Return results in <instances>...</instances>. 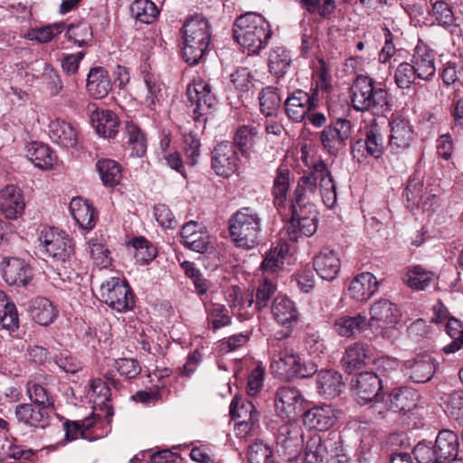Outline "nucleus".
I'll return each mask as SVG.
<instances>
[{"instance_id": "nucleus-1", "label": "nucleus", "mask_w": 463, "mask_h": 463, "mask_svg": "<svg viewBox=\"0 0 463 463\" xmlns=\"http://www.w3.org/2000/svg\"><path fill=\"white\" fill-rule=\"evenodd\" d=\"M233 37L249 53L257 54L267 46L271 30L262 15L249 12L235 20Z\"/></svg>"}, {"instance_id": "nucleus-2", "label": "nucleus", "mask_w": 463, "mask_h": 463, "mask_svg": "<svg viewBox=\"0 0 463 463\" xmlns=\"http://www.w3.org/2000/svg\"><path fill=\"white\" fill-rule=\"evenodd\" d=\"M183 56L190 64H197L205 55L211 41L210 25L202 15L188 18L183 27Z\"/></svg>"}, {"instance_id": "nucleus-3", "label": "nucleus", "mask_w": 463, "mask_h": 463, "mask_svg": "<svg viewBox=\"0 0 463 463\" xmlns=\"http://www.w3.org/2000/svg\"><path fill=\"white\" fill-rule=\"evenodd\" d=\"M330 172L324 162L314 164L309 175L300 177L294 192L297 196L318 194L324 204L332 209L336 203V190Z\"/></svg>"}, {"instance_id": "nucleus-4", "label": "nucleus", "mask_w": 463, "mask_h": 463, "mask_svg": "<svg viewBox=\"0 0 463 463\" xmlns=\"http://www.w3.org/2000/svg\"><path fill=\"white\" fill-rule=\"evenodd\" d=\"M229 232L236 247L251 250L260 243L261 218L250 207H243L229 220Z\"/></svg>"}, {"instance_id": "nucleus-5", "label": "nucleus", "mask_w": 463, "mask_h": 463, "mask_svg": "<svg viewBox=\"0 0 463 463\" xmlns=\"http://www.w3.org/2000/svg\"><path fill=\"white\" fill-rule=\"evenodd\" d=\"M100 300L118 312H127L135 306L134 294L125 279L112 277L99 288Z\"/></svg>"}, {"instance_id": "nucleus-6", "label": "nucleus", "mask_w": 463, "mask_h": 463, "mask_svg": "<svg viewBox=\"0 0 463 463\" xmlns=\"http://www.w3.org/2000/svg\"><path fill=\"white\" fill-rule=\"evenodd\" d=\"M186 95L193 109L194 120L206 121L204 117L210 114L217 105V99L212 92L211 85L202 79L194 80L187 87Z\"/></svg>"}, {"instance_id": "nucleus-7", "label": "nucleus", "mask_w": 463, "mask_h": 463, "mask_svg": "<svg viewBox=\"0 0 463 463\" xmlns=\"http://www.w3.org/2000/svg\"><path fill=\"white\" fill-rule=\"evenodd\" d=\"M41 250L54 261L64 263L73 255L71 241L65 233L45 227L39 236Z\"/></svg>"}, {"instance_id": "nucleus-8", "label": "nucleus", "mask_w": 463, "mask_h": 463, "mask_svg": "<svg viewBox=\"0 0 463 463\" xmlns=\"http://www.w3.org/2000/svg\"><path fill=\"white\" fill-rule=\"evenodd\" d=\"M370 322L378 326H383L381 335L387 339L396 337L397 331L394 327L401 319L402 314L396 304L388 299H380L373 302L369 310Z\"/></svg>"}, {"instance_id": "nucleus-9", "label": "nucleus", "mask_w": 463, "mask_h": 463, "mask_svg": "<svg viewBox=\"0 0 463 463\" xmlns=\"http://www.w3.org/2000/svg\"><path fill=\"white\" fill-rule=\"evenodd\" d=\"M305 400L300 391L292 386H283L277 390L275 395V411L281 419L289 420L296 418L304 410Z\"/></svg>"}, {"instance_id": "nucleus-10", "label": "nucleus", "mask_w": 463, "mask_h": 463, "mask_svg": "<svg viewBox=\"0 0 463 463\" xmlns=\"http://www.w3.org/2000/svg\"><path fill=\"white\" fill-rule=\"evenodd\" d=\"M277 347L270 364L272 373L282 379H289L295 377L296 373H301L298 370L301 360L299 355L285 342L278 341Z\"/></svg>"}, {"instance_id": "nucleus-11", "label": "nucleus", "mask_w": 463, "mask_h": 463, "mask_svg": "<svg viewBox=\"0 0 463 463\" xmlns=\"http://www.w3.org/2000/svg\"><path fill=\"white\" fill-rule=\"evenodd\" d=\"M239 166V157L232 143L218 144L212 152V168L217 175L229 177Z\"/></svg>"}, {"instance_id": "nucleus-12", "label": "nucleus", "mask_w": 463, "mask_h": 463, "mask_svg": "<svg viewBox=\"0 0 463 463\" xmlns=\"http://www.w3.org/2000/svg\"><path fill=\"white\" fill-rule=\"evenodd\" d=\"M4 280L10 286L24 287L33 279L32 267L17 257L4 258L1 263Z\"/></svg>"}, {"instance_id": "nucleus-13", "label": "nucleus", "mask_w": 463, "mask_h": 463, "mask_svg": "<svg viewBox=\"0 0 463 463\" xmlns=\"http://www.w3.org/2000/svg\"><path fill=\"white\" fill-rule=\"evenodd\" d=\"M276 443L285 456L296 457L302 447L303 430L301 427L291 420L282 424L276 434Z\"/></svg>"}, {"instance_id": "nucleus-14", "label": "nucleus", "mask_w": 463, "mask_h": 463, "mask_svg": "<svg viewBox=\"0 0 463 463\" xmlns=\"http://www.w3.org/2000/svg\"><path fill=\"white\" fill-rule=\"evenodd\" d=\"M284 105L288 118L295 122H301L308 113L316 109L317 99L315 95L297 90L287 98Z\"/></svg>"}, {"instance_id": "nucleus-15", "label": "nucleus", "mask_w": 463, "mask_h": 463, "mask_svg": "<svg viewBox=\"0 0 463 463\" xmlns=\"http://www.w3.org/2000/svg\"><path fill=\"white\" fill-rule=\"evenodd\" d=\"M351 383L353 395L360 404L372 402L378 396V392L381 389V381L378 376L372 372H362L354 374Z\"/></svg>"}, {"instance_id": "nucleus-16", "label": "nucleus", "mask_w": 463, "mask_h": 463, "mask_svg": "<svg viewBox=\"0 0 463 463\" xmlns=\"http://www.w3.org/2000/svg\"><path fill=\"white\" fill-rule=\"evenodd\" d=\"M437 364L430 354H422L403 363L402 372L414 383H422L430 381L436 371Z\"/></svg>"}, {"instance_id": "nucleus-17", "label": "nucleus", "mask_w": 463, "mask_h": 463, "mask_svg": "<svg viewBox=\"0 0 463 463\" xmlns=\"http://www.w3.org/2000/svg\"><path fill=\"white\" fill-rule=\"evenodd\" d=\"M383 152V138L377 125L370 126L366 130V138L357 140L352 147V154L358 163L364 162L367 156L374 158L382 156Z\"/></svg>"}, {"instance_id": "nucleus-18", "label": "nucleus", "mask_w": 463, "mask_h": 463, "mask_svg": "<svg viewBox=\"0 0 463 463\" xmlns=\"http://www.w3.org/2000/svg\"><path fill=\"white\" fill-rule=\"evenodd\" d=\"M25 209L22 191L14 184H7L0 191V212L5 218L15 220L21 217Z\"/></svg>"}, {"instance_id": "nucleus-19", "label": "nucleus", "mask_w": 463, "mask_h": 463, "mask_svg": "<svg viewBox=\"0 0 463 463\" xmlns=\"http://www.w3.org/2000/svg\"><path fill=\"white\" fill-rule=\"evenodd\" d=\"M90 117L96 132L102 137L111 138L118 131L119 120L116 113L109 109H100L95 104L88 106Z\"/></svg>"}, {"instance_id": "nucleus-20", "label": "nucleus", "mask_w": 463, "mask_h": 463, "mask_svg": "<svg viewBox=\"0 0 463 463\" xmlns=\"http://www.w3.org/2000/svg\"><path fill=\"white\" fill-rule=\"evenodd\" d=\"M413 129L409 121L396 117L390 122L389 146L394 153L410 147L413 141Z\"/></svg>"}, {"instance_id": "nucleus-21", "label": "nucleus", "mask_w": 463, "mask_h": 463, "mask_svg": "<svg viewBox=\"0 0 463 463\" xmlns=\"http://www.w3.org/2000/svg\"><path fill=\"white\" fill-rule=\"evenodd\" d=\"M411 64L417 78L430 80L436 73L435 53L424 44H418L414 49Z\"/></svg>"}, {"instance_id": "nucleus-22", "label": "nucleus", "mask_w": 463, "mask_h": 463, "mask_svg": "<svg viewBox=\"0 0 463 463\" xmlns=\"http://www.w3.org/2000/svg\"><path fill=\"white\" fill-rule=\"evenodd\" d=\"M458 437L449 430H443L438 434L434 448L438 463H449L456 461L458 453Z\"/></svg>"}, {"instance_id": "nucleus-23", "label": "nucleus", "mask_w": 463, "mask_h": 463, "mask_svg": "<svg viewBox=\"0 0 463 463\" xmlns=\"http://www.w3.org/2000/svg\"><path fill=\"white\" fill-rule=\"evenodd\" d=\"M49 137L55 144L64 148H72L78 142V131L69 122L56 118L49 124Z\"/></svg>"}, {"instance_id": "nucleus-24", "label": "nucleus", "mask_w": 463, "mask_h": 463, "mask_svg": "<svg viewBox=\"0 0 463 463\" xmlns=\"http://www.w3.org/2000/svg\"><path fill=\"white\" fill-rule=\"evenodd\" d=\"M347 138V125L345 118H337L321 134V141L330 154H335L345 146Z\"/></svg>"}, {"instance_id": "nucleus-25", "label": "nucleus", "mask_w": 463, "mask_h": 463, "mask_svg": "<svg viewBox=\"0 0 463 463\" xmlns=\"http://www.w3.org/2000/svg\"><path fill=\"white\" fill-rule=\"evenodd\" d=\"M344 386L342 375L336 371L321 370L317 374V392L326 399L338 396Z\"/></svg>"}, {"instance_id": "nucleus-26", "label": "nucleus", "mask_w": 463, "mask_h": 463, "mask_svg": "<svg viewBox=\"0 0 463 463\" xmlns=\"http://www.w3.org/2000/svg\"><path fill=\"white\" fill-rule=\"evenodd\" d=\"M313 266L322 279L331 281L340 270V260L334 250L326 249L314 258Z\"/></svg>"}, {"instance_id": "nucleus-27", "label": "nucleus", "mask_w": 463, "mask_h": 463, "mask_svg": "<svg viewBox=\"0 0 463 463\" xmlns=\"http://www.w3.org/2000/svg\"><path fill=\"white\" fill-rule=\"evenodd\" d=\"M419 394L411 388L402 387L393 389L386 400V407L390 411H409L417 405Z\"/></svg>"}, {"instance_id": "nucleus-28", "label": "nucleus", "mask_w": 463, "mask_h": 463, "mask_svg": "<svg viewBox=\"0 0 463 463\" xmlns=\"http://www.w3.org/2000/svg\"><path fill=\"white\" fill-rule=\"evenodd\" d=\"M377 279L370 272L358 274L349 286V297L356 301L368 300L377 290Z\"/></svg>"}, {"instance_id": "nucleus-29", "label": "nucleus", "mask_w": 463, "mask_h": 463, "mask_svg": "<svg viewBox=\"0 0 463 463\" xmlns=\"http://www.w3.org/2000/svg\"><path fill=\"white\" fill-rule=\"evenodd\" d=\"M70 210L75 222L81 229L91 230L98 221V213L86 200L80 197L73 198L70 203Z\"/></svg>"}, {"instance_id": "nucleus-30", "label": "nucleus", "mask_w": 463, "mask_h": 463, "mask_svg": "<svg viewBox=\"0 0 463 463\" xmlns=\"http://www.w3.org/2000/svg\"><path fill=\"white\" fill-rule=\"evenodd\" d=\"M86 88L94 99L107 97L112 88L108 71L102 67L92 68L88 74Z\"/></svg>"}, {"instance_id": "nucleus-31", "label": "nucleus", "mask_w": 463, "mask_h": 463, "mask_svg": "<svg viewBox=\"0 0 463 463\" xmlns=\"http://www.w3.org/2000/svg\"><path fill=\"white\" fill-rule=\"evenodd\" d=\"M373 80L367 76L358 75L353 83L352 105L357 111H364L370 109V98L373 90Z\"/></svg>"}, {"instance_id": "nucleus-32", "label": "nucleus", "mask_w": 463, "mask_h": 463, "mask_svg": "<svg viewBox=\"0 0 463 463\" xmlns=\"http://www.w3.org/2000/svg\"><path fill=\"white\" fill-rule=\"evenodd\" d=\"M26 157L38 168L48 170L56 162V155L52 148L42 142H32L26 146Z\"/></svg>"}, {"instance_id": "nucleus-33", "label": "nucleus", "mask_w": 463, "mask_h": 463, "mask_svg": "<svg viewBox=\"0 0 463 463\" xmlns=\"http://www.w3.org/2000/svg\"><path fill=\"white\" fill-rule=\"evenodd\" d=\"M335 416L330 406L314 407L303 414V422L309 428L319 431L326 430L335 423Z\"/></svg>"}, {"instance_id": "nucleus-34", "label": "nucleus", "mask_w": 463, "mask_h": 463, "mask_svg": "<svg viewBox=\"0 0 463 463\" xmlns=\"http://www.w3.org/2000/svg\"><path fill=\"white\" fill-rule=\"evenodd\" d=\"M15 417L19 422L34 428H45L49 424V412L42 408L36 410L32 404L23 403L15 408Z\"/></svg>"}, {"instance_id": "nucleus-35", "label": "nucleus", "mask_w": 463, "mask_h": 463, "mask_svg": "<svg viewBox=\"0 0 463 463\" xmlns=\"http://www.w3.org/2000/svg\"><path fill=\"white\" fill-rule=\"evenodd\" d=\"M259 139V129L254 125L240 126L233 138L234 148L237 147L241 155L248 157Z\"/></svg>"}, {"instance_id": "nucleus-36", "label": "nucleus", "mask_w": 463, "mask_h": 463, "mask_svg": "<svg viewBox=\"0 0 463 463\" xmlns=\"http://www.w3.org/2000/svg\"><path fill=\"white\" fill-rule=\"evenodd\" d=\"M290 184V170L284 166L279 167L276 172L272 188V194L274 197L273 202L278 210H280L285 206Z\"/></svg>"}, {"instance_id": "nucleus-37", "label": "nucleus", "mask_w": 463, "mask_h": 463, "mask_svg": "<svg viewBox=\"0 0 463 463\" xmlns=\"http://www.w3.org/2000/svg\"><path fill=\"white\" fill-rule=\"evenodd\" d=\"M318 219L310 218H290L286 225L288 239L291 241H298L301 236L310 237L317 230Z\"/></svg>"}, {"instance_id": "nucleus-38", "label": "nucleus", "mask_w": 463, "mask_h": 463, "mask_svg": "<svg viewBox=\"0 0 463 463\" xmlns=\"http://www.w3.org/2000/svg\"><path fill=\"white\" fill-rule=\"evenodd\" d=\"M271 312L276 321L283 326L296 322L298 318V312L294 303L285 296L275 298Z\"/></svg>"}, {"instance_id": "nucleus-39", "label": "nucleus", "mask_w": 463, "mask_h": 463, "mask_svg": "<svg viewBox=\"0 0 463 463\" xmlns=\"http://www.w3.org/2000/svg\"><path fill=\"white\" fill-rule=\"evenodd\" d=\"M422 187L421 184L411 181L404 191L407 202L411 203L413 206H420L422 203L424 211L435 212L439 204V198L436 195H429L422 202Z\"/></svg>"}, {"instance_id": "nucleus-40", "label": "nucleus", "mask_w": 463, "mask_h": 463, "mask_svg": "<svg viewBox=\"0 0 463 463\" xmlns=\"http://www.w3.org/2000/svg\"><path fill=\"white\" fill-rule=\"evenodd\" d=\"M31 315L37 324L46 326L53 322L56 310L49 299L37 298L33 301Z\"/></svg>"}, {"instance_id": "nucleus-41", "label": "nucleus", "mask_w": 463, "mask_h": 463, "mask_svg": "<svg viewBox=\"0 0 463 463\" xmlns=\"http://www.w3.org/2000/svg\"><path fill=\"white\" fill-rule=\"evenodd\" d=\"M96 167L104 185L112 187L119 184L122 172L118 162L112 159H99Z\"/></svg>"}, {"instance_id": "nucleus-42", "label": "nucleus", "mask_w": 463, "mask_h": 463, "mask_svg": "<svg viewBox=\"0 0 463 463\" xmlns=\"http://www.w3.org/2000/svg\"><path fill=\"white\" fill-rule=\"evenodd\" d=\"M125 135L131 155L137 157L144 156L146 151V139L141 129L134 123L127 122Z\"/></svg>"}, {"instance_id": "nucleus-43", "label": "nucleus", "mask_w": 463, "mask_h": 463, "mask_svg": "<svg viewBox=\"0 0 463 463\" xmlns=\"http://www.w3.org/2000/svg\"><path fill=\"white\" fill-rule=\"evenodd\" d=\"M130 13L136 20L151 24L159 14L157 6L151 0H136L130 5Z\"/></svg>"}, {"instance_id": "nucleus-44", "label": "nucleus", "mask_w": 463, "mask_h": 463, "mask_svg": "<svg viewBox=\"0 0 463 463\" xmlns=\"http://www.w3.org/2000/svg\"><path fill=\"white\" fill-rule=\"evenodd\" d=\"M287 245L280 244L269 250L266 254L260 269L266 275H271L279 272L284 264L285 251Z\"/></svg>"}, {"instance_id": "nucleus-45", "label": "nucleus", "mask_w": 463, "mask_h": 463, "mask_svg": "<svg viewBox=\"0 0 463 463\" xmlns=\"http://www.w3.org/2000/svg\"><path fill=\"white\" fill-rule=\"evenodd\" d=\"M326 446L318 434L309 437L305 449L304 463H326Z\"/></svg>"}, {"instance_id": "nucleus-46", "label": "nucleus", "mask_w": 463, "mask_h": 463, "mask_svg": "<svg viewBox=\"0 0 463 463\" xmlns=\"http://www.w3.org/2000/svg\"><path fill=\"white\" fill-rule=\"evenodd\" d=\"M433 279V273L425 270L420 266L409 269L402 278L403 282L412 289H425Z\"/></svg>"}, {"instance_id": "nucleus-47", "label": "nucleus", "mask_w": 463, "mask_h": 463, "mask_svg": "<svg viewBox=\"0 0 463 463\" xmlns=\"http://www.w3.org/2000/svg\"><path fill=\"white\" fill-rule=\"evenodd\" d=\"M0 326L8 331H14L19 326L17 308L5 296L0 298Z\"/></svg>"}, {"instance_id": "nucleus-48", "label": "nucleus", "mask_w": 463, "mask_h": 463, "mask_svg": "<svg viewBox=\"0 0 463 463\" xmlns=\"http://www.w3.org/2000/svg\"><path fill=\"white\" fill-rule=\"evenodd\" d=\"M291 63L289 52L284 47L273 49L269 56V71L277 77L283 76Z\"/></svg>"}, {"instance_id": "nucleus-49", "label": "nucleus", "mask_w": 463, "mask_h": 463, "mask_svg": "<svg viewBox=\"0 0 463 463\" xmlns=\"http://www.w3.org/2000/svg\"><path fill=\"white\" fill-rule=\"evenodd\" d=\"M26 390L31 401L35 404L47 411L48 410H53V397L43 385L34 382H29L26 385Z\"/></svg>"}, {"instance_id": "nucleus-50", "label": "nucleus", "mask_w": 463, "mask_h": 463, "mask_svg": "<svg viewBox=\"0 0 463 463\" xmlns=\"http://www.w3.org/2000/svg\"><path fill=\"white\" fill-rule=\"evenodd\" d=\"M88 251L94 264L100 269H107L111 265L112 259L108 248L98 239L89 241Z\"/></svg>"}, {"instance_id": "nucleus-51", "label": "nucleus", "mask_w": 463, "mask_h": 463, "mask_svg": "<svg viewBox=\"0 0 463 463\" xmlns=\"http://www.w3.org/2000/svg\"><path fill=\"white\" fill-rule=\"evenodd\" d=\"M260 109L266 117L273 116L280 104V98L272 87L263 89L259 94Z\"/></svg>"}, {"instance_id": "nucleus-52", "label": "nucleus", "mask_w": 463, "mask_h": 463, "mask_svg": "<svg viewBox=\"0 0 463 463\" xmlns=\"http://www.w3.org/2000/svg\"><path fill=\"white\" fill-rule=\"evenodd\" d=\"M144 81L146 91L144 102L147 108L154 109L162 98L163 84L156 76L151 74L146 75Z\"/></svg>"}, {"instance_id": "nucleus-53", "label": "nucleus", "mask_w": 463, "mask_h": 463, "mask_svg": "<svg viewBox=\"0 0 463 463\" xmlns=\"http://www.w3.org/2000/svg\"><path fill=\"white\" fill-rule=\"evenodd\" d=\"M430 14L439 25L449 28L455 24L456 19L449 4L441 0H430Z\"/></svg>"}, {"instance_id": "nucleus-54", "label": "nucleus", "mask_w": 463, "mask_h": 463, "mask_svg": "<svg viewBox=\"0 0 463 463\" xmlns=\"http://www.w3.org/2000/svg\"><path fill=\"white\" fill-rule=\"evenodd\" d=\"M306 196H297L294 192L290 203L291 218H311L318 219V213L314 204L305 202Z\"/></svg>"}, {"instance_id": "nucleus-55", "label": "nucleus", "mask_w": 463, "mask_h": 463, "mask_svg": "<svg viewBox=\"0 0 463 463\" xmlns=\"http://www.w3.org/2000/svg\"><path fill=\"white\" fill-rule=\"evenodd\" d=\"M207 319L215 331L231 323V317L228 309L221 304H211L206 307Z\"/></svg>"}, {"instance_id": "nucleus-56", "label": "nucleus", "mask_w": 463, "mask_h": 463, "mask_svg": "<svg viewBox=\"0 0 463 463\" xmlns=\"http://www.w3.org/2000/svg\"><path fill=\"white\" fill-rule=\"evenodd\" d=\"M62 24H52L43 27L31 29L27 33V38L40 43H45L52 41L56 35L63 31Z\"/></svg>"}, {"instance_id": "nucleus-57", "label": "nucleus", "mask_w": 463, "mask_h": 463, "mask_svg": "<svg viewBox=\"0 0 463 463\" xmlns=\"http://www.w3.org/2000/svg\"><path fill=\"white\" fill-rule=\"evenodd\" d=\"M318 32L313 27L305 28L301 38V53L310 57L319 51Z\"/></svg>"}, {"instance_id": "nucleus-58", "label": "nucleus", "mask_w": 463, "mask_h": 463, "mask_svg": "<svg viewBox=\"0 0 463 463\" xmlns=\"http://www.w3.org/2000/svg\"><path fill=\"white\" fill-rule=\"evenodd\" d=\"M200 147L201 143L196 135L193 133L184 135L183 150L190 165L197 164L200 157Z\"/></svg>"}, {"instance_id": "nucleus-59", "label": "nucleus", "mask_w": 463, "mask_h": 463, "mask_svg": "<svg viewBox=\"0 0 463 463\" xmlns=\"http://www.w3.org/2000/svg\"><path fill=\"white\" fill-rule=\"evenodd\" d=\"M42 80L45 84L51 96H57L63 88L62 80L59 73L48 63H44Z\"/></svg>"}, {"instance_id": "nucleus-60", "label": "nucleus", "mask_w": 463, "mask_h": 463, "mask_svg": "<svg viewBox=\"0 0 463 463\" xmlns=\"http://www.w3.org/2000/svg\"><path fill=\"white\" fill-rule=\"evenodd\" d=\"M417 73L411 63L402 62L398 65L394 72V81L401 89H408L414 83Z\"/></svg>"}, {"instance_id": "nucleus-61", "label": "nucleus", "mask_w": 463, "mask_h": 463, "mask_svg": "<svg viewBox=\"0 0 463 463\" xmlns=\"http://www.w3.org/2000/svg\"><path fill=\"white\" fill-rule=\"evenodd\" d=\"M277 286L267 278L259 285L255 293L256 307L260 310L269 306L270 299L274 297Z\"/></svg>"}, {"instance_id": "nucleus-62", "label": "nucleus", "mask_w": 463, "mask_h": 463, "mask_svg": "<svg viewBox=\"0 0 463 463\" xmlns=\"http://www.w3.org/2000/svg\"><path fill=\"white\" fill-rule=\"evenodd\" d=\"M248 458L250 463H274L270 447L260 441L250 446Z\"/></svg>"}, {"instance_id": "nucleus-63", "label": "nucleus", "mask_w": 463, "mask_h": 463, "mask_svg": "<svg viewBox=\"0 0 463 463\" xmlns=\"http://www.w3.org/2000/svg\"><path fill=\"white\" fill-rule=\"evenodd\" d=\"M114 367L120 376L128 380L136 378L141 373L139 363L132 358H119L115 361Z\"/></svg>"}, {"instance_id": "nucleus-64", "label": "nucleus", "mask_w": 463, "mask_h": 463, "mask_svg": "<svg viewBox=\"0 0 463 463\" xmlns=\"http://www.w3.org/2000/svg\"><path fill=\"white\" fill-rule=\"evenodd\" d=\"M230 413L233 419H248L250 416L259 420V412L251 402H240L233 399L230 405Z\"/></svg>"}]
</instances>
